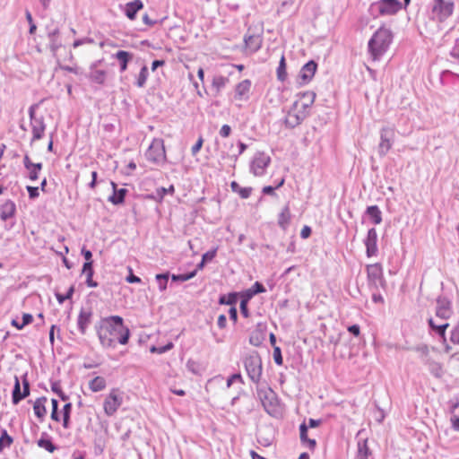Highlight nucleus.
<instances>
[{"instance_id": "obj_1", "label": "nucleus", "mask_w": 459, "mask_h": 459, "mask_svg": "<svg viewBox=\"0 0 459 459\" xmlns=\"http://www.w3.org/2000/svg\"><path fill=\"white\" fill-rule=\"evenodd\" d=\"M97 335L104 348H115L117 342L126 344L130 337L129 329L124 325L123 318L111 316L100 320L96 325Z\"/></svg>"}, {"instance_id": "obj_2", "label": "nucleus", "mask_w": 459, "mask_h": 459, "mask_svg": "<svg viewBox=\"0 0 459 459\" xmlns=\"http://www.w3.org/2000/svg\"><path fill=\"white\" fill-rule=\"evenodd\" d=\"M393 39L392 31L380 27L368 41V51L374 61L379 60L387 51Z\"/></svg>"}, {"instance_id": "obj_3", "label": "nucleus", "mask_w": 459, "mask_h": 459, "mask_svg": "<svg viewBox=\"0 0 459 459\" xmlns=\"http://www.w3.org/2000/svg\"><path fill=\"white\" fill-rule=\"evenodd\" d=\"M243 363L249 379L253 383L258 384L261 380L263 373L262 359L258 352L252 351L251 353L247 354L244 358Z\"/></svg>"}, {"instance_id": "obj_4", "label": "nucleus", "mask_w": 459, "mask_h": 459, "mask_svg": "<svg viewBox=\"0 0 459 459\" xmlns=\"http://www.w3.org/2000/svg\"><path fill=\"white\" fill-rule=\"evenodd\" d=\"M256 393L266 412L271 415L275 414L279 406V400L275 392L268 386H263L257 387Z\"/></svg>"}, {"instance_id": "obj_5", "label": "nucleus", "mask_w": 459, "mask_h": 459, "mask_svg": "<svg viewBox=\"0 0 459 459\" xmlns=\"http://www.w3.org/2000/svg\"><path fill=\"white\" fill-rule=\"evenodd\" d=\"M308 115V110L300 106L299 100H296L288 111L284 123L287 127L294 128L300 125Z\"/></svg>"}, {"instance_id": "obj_6", "label": "nucleus", "mask_w": 459, "mask_h": 459, "mask_svg": "<svg viewBox=\"0 0 459 459\" xmlns=\"http://www.w3.org/2000/svg\"><path fill=\"white\" fill-rule=\"evenodd\" d=\"M371 8L377 9L380 15H393L402 8V4L399 0H379Z\"/></svg>"}, {"instance_id": "obj_7", "label": "nucleus", "mask_w": 459, "mask_h": 459, "mask_svg": "<svg viewBox=\"0 0 459 459\" xmlns=\"http://www.w3.org/2000/svg\"><path fill=\"white\" fill-rule=\"evenodd\" d=\"M454 4L450 2L434 0L432 14L434 18H437L439 22H443L452 14Z\"/></svg>"}, {"instance_id": "obj_8", "label": "nucleus", "mask_w": 459, "mask_h": 459, "mask_svg": "<svg viewBox=\"0 0 459 459\" xmlns=\"http://www.w3.org/2000/svg\"><path fill=\"white\" fill-rule=\"evenodd\" d=\"M123 403V397L117 389H113L106 397L104 402V411L107 415L112 416Z\"/></svg>"}, {"instance_id": "obj_9", "label": "nucleus", "mask_w": 459, "mask_h": 459, "mask_svg": "<svg viewBox=\"0 0 459 459\" xmlns=\"http://www.w3.org/2000/svg\"><path fill=\"white\" fill-rule=\"evenodd\" d=\"M453 313L451 300L443 296L437 297L436 316L443 320H447L453 316Z\"/></svg>"}, {"instance_id": "obj_10", "label": "nucleus", "mask_w": 459, "mask_h": 459, "mask_svg": "<svg viewBox=\"0 0 459 459\" xmlns=\"http://www.w3.org/2000/svg\"><path fill=\"white\" fill-rule=\"evenodd\" d=\"M270 162L271 159L268 155L264 152H258L252 160L251 171L255 176H262L264 174Z\"/></svg>"}, {"instance_id": "obj_11", "label": "nucleus", "mask_w": 459, "mask_h": 459, "mask_svg": "<svg viewBox=\"0 0 459 459\" xmlns=\"http://www.w3.org/2000/svg\"><path fill=\"white\" fill-rule=\"evenodd\" d=\"M394 137V129L392 127H384L381 130L380 143L378 152L381 156H385L388 151L392 148L393 140Z\"/></svg>"}, {"instance_id": "obj_12", "label": "nucleus", "mask_w": 459, "mask_h": 459, "mask_svg": "<svg viewBox=\"0 0 459 459\" xmlns=\"http://www.w3.org/2000/svg\"><path fill=\"white\" fill-rule=\"evenodd\" d=\"M145 157L154 163L163 161L165 159V150L161 143L160 141H154L146 151Z\"/></svg>"}, {"instance_id": "obj_13", "label": "nucleus", "mask_w": 459, "mask_h": 459, "mask_svg": "<svg viewBox=\"0 0 459 459\" xmlns=\"http://www.w3.org/2000/svg\"><path fill=\"white\" fill-rule=\"evenodd\" d=\"M317 68V64L315 61H309L305 64L300 69L299 74V83L300 85H305L308 83L315 75V73Z\"/></svg>"}, {"instance_id": "obj_14", "label": "nucleus", "mask_w": 459, "mask_h": 459, "mask_svg": "<svg viewBox=\"0 0 459 459\" xmlns=\"http://www.w3.org/2000/svg\"><path fill=\"white\" fill-rule=\"evenodd\" d=\"M377 233L376 229H369L367 238L364 241L366 246V253L368 257L374 256L377 253Z\"/></svg>"}, {"instance_id": "obj_15", "label": "nucleus", "mask_w": 459, "mask_h": 459, "mask_svg": "<svg viewBox=\"0 0 459 459\" xmlns=\"http://www.w3.org/2000/svg\"><path fill=\"white\" fill-rule=\"evenodd\" d=\"M246 48L249 53L258 51L263 44V37L260 34L246 35L244 38Z\"/></svg>"}, {"instance_id": "obj_16", "label": "nucleus", "mask_w": 459, "mask_h": 459, "mask_svg": "<svg viewBox=\"0 0 459 459\" xmlns=\"http://www.w3.org/2000/svg\"><path fill=\"white\" fill-rule=\"evenodd\" d=\"M368 278L370 282L377 285L382 281L383 270L379 264H369L367 266Z\"/></svg>"}, {"instance_id": "obj_17", "label": "nucleus", "mask_w": 459, "mask_h": 459, "mask_svg": "<svg viewBox=\"0 0 459 459\" xmlns=\"http://www.w3.org/2000/svg\"><path fill=\"white\" fill-rule=\"evenodd\" d=\"M92 313L90 310L81 309L78 319L77 325L80 333L82 334H85L87 327L91 324Z\"/></svg>"}, {"instance_id": "obj_18", "label": "nucleus", "mask_w": 459, "mask_h": 459, "mask_svg": "<svg viewBox=\"0 0 459 459\" xmlns=\"http://www.w3.org/2000/svg\"><path fill=\"white\" fill-rule=\"evenodd\" d=\"M251 88L250 80H244L237 84L235 88V99L246 100L248 99V93Z\"/></svg>"}, {"instance_id": "obj_19", "label": "nucleus", "mask_w": 459, "mask_h": 459, "mask_svg": "<svg viewBox=\"0 0 459 459\" xmlns=\"http://www.w3.org/2000/svg\"><path fill=\"white\" fill-rule=\"evenodd\" d=\"M15 212H16V205L11 200L5 201L0 206V218L2 221H5L8 219L13 218L15 215Z\"/></svg>"}, {"instance_id": "obj_20", "label": "nucleus", "mask_w": 459, "mask_h": 459, "mask_svg": "<svg viewBox=\"0 0 459 459\" xmlns=\"http://www.w3.org/2000/svg\"><path fill=\"white\" fill-rule=\"evenodd\" d=\"M30 124L33 134L32 140L35 141L41 139L46 129L43 117H39L38 119H34L32 122H30Z\"/></svg>"}, {"instance_id": "obj_21", "label": "nucleus", "mask_w": 459, "mask_h": 459, "mask_svg": "<svg viewBox=\"0 0 459 459\" xmlns=\"http://www.w3.org/2000/svg\"><path fill=\"white\" fill-rule=\"evenodd\" d=\"M111 185L113 187V194L108 197V201L115 205L123 204L125 201L126 195L127 193V189H117V185L114 182H111Z\"/></svg>"}, {"instance_id": "obj_22", "label": "nucleus", "mask_w": 459, "mask_h": 459, "mask_svg": "<svg viewBox=\"0 0 459 459\" xmlns=\"http://www.w3.org/2000/svg\"><path fill=\"white\" fill-rule=\"evenodd\" d=\"M82 273L86 275L85 282L88 287L96 288L98 286V282L92 279L94 274L93 262H85L82 266Z\"/></svg>"}, {"instance_id": "obj_23", "label": "nucleus", "mask_w": 459, "mask_h": 459, "mask_svg": "<svg viewBox=\"0 0 459 459\" xmlns=\"http://www.w3.org/2000/svg\"><path fill=\"white\" fill-rule=\"evenodd\" d=\"M47 398L42 396L38 398L33 405L34 413L41 421L47 414V409L45 406Z\"/></svg>"}, {"instance_id": "obj_24", "label": "nucleus", "mask_w": 459, "mask_h": 459, "mask_svg": "<svg viewBox=\"0 0 459 459\" xmlns=\"http://www.w3.org/2000/svg\"><path fill=\"white\" fill-rule=\"evenodd\" d=\"M143 7V2L141 0H134L126 4V15L130 19L134 20L135 15L139 10Z\"/></svg>"}, {"instance_id": "obj_25", "label": "nucleus", "mask_w": 459, "mask_h": 459, "mask_svg": "<svg viewBox=\"0 0 459 459\" xmlns=\"http://www.w3.org/2000/svg\"><path fill=\"white\" fill-rule=\"evenodd\" d=\"M228 82L229 79L224 76H214L212 82V91H214V96H217Z\"/></svg>"}, {"instance_id": "obj_26", "label": "nucleus", "mask_w": 459, "mask_h": 459, "mask_svg": "<svg viewBox=\"0 0 459 459\" xmlns=\"http://www.w3.org/2000/svg\"><path fill=\"white\" fill-rule=\"evenodd\" d=\"M115 57L120 63V72H125L127 68L128 62L132 59L133 55L125 50H119L115 54Z\"/></svg>"}, {"instance_id": "obj_27", "label": "nucleus", "mask_w": 459, "mask_h": 459, "mask_svg": "<svg viewBox=\"0 0 459 459\" xmlns=\"http://www.w3.org/2000/svg\"><path fill=\"white\" fill-rule=\"evenodd\" d=\"M316 99V93L314 91H306L304 92L300 100V106L309 111L310 107L313 105Z\"/></svg>"}, {"instance_id": "obj_28", "label": "nucleus", "mask_w": 459, "mask_h": 459, "mask_svg": "<svg viewBox=\"0 0 459 459\" xmlns=\"http://www.w3.org/2000/svg\"><path fill=\"white\" fill-rule=\"evenodd\" d=\"M429 325L430 328L436 332V333H437L440 337L445 338L446 330L449 326L448 323L437 324L433 318H429Z\"/></svg>"}, {"instance_id": "obj_29", "label": "nucleus", "mask_w": 459, "mask_h": 459, "mask_svg": "<svg viewBox=\"0 0 459 459\" xmlns=\"http://www.w3.org/2000/svg\"><path fill=\"white\" fill-rule=\"evenodd\" d=\"M367 214L371 218L374 224H380L382 221V213L378 206L371 205L367 208Z\"/></svg>"}, {"instance_id": "obj_30", "label": "nucleus", "mask_w": 459, "mask_h": 459, "mask_svg": "<svg viewBox=\"0 0 459 459\" xmlns=\"http://www.w3.org/2000/svg\"><path fill=\"white\" fill-rule=\"evenodd\" d=\"M106 75L107 74L104 70L96 69L90 70L88 77L93 82L103 84L106 80Z\"/></svg>"}, {"instance_id": "obj_31", "label": "nucleus", "mask_w": 459, "mask_h": 459, "mask_svg": "<svg viewBox=\"0 0 459 459\" xmlns=\"http://www.w3.org/2000/svg\"><path fill=\"white\" fill-rule=\"evenodd\" d=\"M299 432L301 442L307 443L310 449H314L316 445V442L315 439H310L307 437V426L306 425L305 422L299 426Z\"/></svg>"}, {"instance_id": "obj_32", "label": "nucleus", "mask_w": 459, "mask_h": 459, "mask_svg": "<svg viewBox=\"0 0 459 459\" xmlns=\"http://www.w3.org/2000/svg\"><path fill=\"white\" fill-rule=\"evenodd\" d=\"M230 187L234 193L239 195L241 198H248L252 193V187H242L236 181H232Z\"/></svg>"}, {"instance_id": "obj_33", "label": "nucleus", "mask_w": 459, "mask_h": 459, "mask_svg": "<svg viewBox=\"0 0 459 459\" xmlns=\"http://www.w3.org/2000/svg\"><path fill=\"white\" fill-rule=\"evenodd\" d=\"M290 209L288 206H285L281 213L279 214V217H278V224L279 226L285 230L289 223H290Z\"/></svg>"}, {"instance_id": "obj_34", "label": "nucleus", "mask_w": 459, "mask_h": 459, "mask_svg": "<svg viewBox=\"0 0 459 459\" xmlns=\"http://www.w3.org/2000/svg\"><path fill=\"white\" fill-rule=\"evenodd\" d=\"M49 49L52 53V55L56 58L59 59L60 56V50L65 49V47L62 45L61 40L59 38H56L54 39L48 40Z\"/></svg>"}, {"instance_id": "obj_35", "label": "nucleus", "mask_w": 459, "mask_h": 459, "mask_svg": "<svg viewBox=\"0 0 459 459\" xmlns=\"http://www.w3.org/2000/svg\"><path fill=\"white\" fill-rule=\"evenodd\" d=\"M89 387L92 392L102 391L106 387V380L102 377H96L90 381Z\"/></svg>"}, {"instance_id": "obj_36", "label": "nucleus", "mask_w": 459, "mask_h": 459, "mask_svg": "<svg viewBox=\"0 0 459 459\" xmlns=\"http://www.w3.org/2000/svg\"><path fill=\"white\" fill-rule=\"evenodd\" d=\"M265 339V333L261 330H255L252 332L250 337H249V342L253 346L258 347L262 344V342Z\"/></svg>"}, {"instance_id": "obj_37", "label": "nucleus", "mask_w": 459, "mask_h": 459, "mask_svg": "<svg viewBox=\"0 0 459 459\" xmlns=\"http://www.w3.org/2000/svg\"><path fill=\"white\" fill-rule=\"evenodd\" d=\"M45 437H47V434L43 433L42 437L38 440L37 444L39 447L46 449L49 453H53L56 447L52 443L50 438H47Z\"/></svg>"}, {"instance_id": "obj_38", "label": "nucleus", "mask_w": 459, "mask_h": 459, "mask_svg": "<svg viewBox=\"0 0 459 459\" xmlns=\"http://www.w3.org/2000/svg\"><path fill=\"white\" fill-rule=\"evenodd\" d=\"M169 272H166L164 273H160L156 275V281L158 283L159 290L163 291L167 289V285L169 280Z\"/></svg>"}, {"instance_id": "obj_39", "label": "nucleus", "mask_w": 459, "mask_h": 459, "mask_svg": "<svg viewBox=\"0 0 459 459\" xmlns=\"http://www.w3.org/2000/svg\"><path fill=\"white\" fill-rule=\"evenodd\" d=\"M369 449L367 446V440L358 442L357 459H368Z\"/></svg>"}, {"instance_id": "obj_40", "label": "nucleus", "mask_w": 459, "mask_h": 459, "mask_svg": "<svg viewBox=\"0 0 459 459\" xmlns=\"http://www.w3.org/2000/svg\"><path fill=\"white\" fill-rule=\"evenodd\" d=\"M12 400L13 404H18L22 400L20 381L17 377H15V383L13 390Z\"/></svg>"}, {"instance_id": "obj_41", "label": "nucleus", "mask_w": 459, "mask_h": 459, "mask_svg": "<svg viewBox=\"0 0 459 459\" xmlns=\"http://www.w3.org/2000/svg\"><path fill=\"white\" fill-rule=\"evenodd\" d=\"M238 300V294L235 292L230 293L228 295H222L220 297L219 303L221 305H235Z\"/></svg>"}, {"instance_id": "obj_42", "label": "nucleus", "mask_w": 459, "mask_h": 459, "mask_svg": "<svg viewBox=\"0 0 459 459\" xmlns=\"http://www.w3.org/2000/svg\"><path fill=\"white\" fill-rule=\"evenodd\" d=\"M13 442L11 436L8 435L6 429H2L0 436V452L4 447H9Z\"/></svg>"}, {"instance_id": "obj_43", "label": "nucleus", "mask_w": 459, "mask_h": 459, "mask_svg": "<svg viewBox=\"0 0 459 459\" xmlns=\"http://www.w3.org/2000/svg\"><path fill=\"white\" fill-rule=\"evenodd\" d=\"M286 77H287V73H286L285 57H284V56H281L280 63H279V66L277 68V78L279 81L283 82V81H285Z\"/></svg>"}, {"instance_id": "obj_44", "label": "nucleus", "mask_w": 459, "mask_h": 459, "mask_svg": "<svg viewBox=\"0 0 459 459\" xmlns=\"http://www.w3.org/2000/svg\"><path fill=\"white\" fill-rule=\"evenodd\" d=\"M51 390L56 393L62 401H67L68 396L62 391L60 383L56 381L51 384Z\"/></svg>"}, {"instance_id": "obj_45", "label": "nucleus", "mask_w": 459, "mask_h": 459, "mask_svg": "<svg viewBox=\"0 0 459 459\" xmlns=\"http://www.w3.org/2000/svg\"><path fill=\"white\" fill-rule=\"evenodd\" d=\"M148 69L146 66H143L139 74L138 79H137V86L143 87L146 82L147 76H148Z\"/></svg>"}, {"instance_id": "obj_46", "label": "nucleus", "mask_w": 459, "mask_h": 459, "mask_svg": "<svg viewBox=\"0 0 459 459\" xmlns=\"http://www.w3.org/2000/svg\"><path fill=\"white\" fill-rule=\"evenodd\" d=\"M186 69L187 70V78L189 80L190 82H192L193 86L195 87V89L196 90V93L200 96V97H203L204 94L202 92V91L199 89V84L197 82H195L194 80V74L189 71V66L188 65H186Z\"/></svg>"}, {"instance_id": "obj_47", "label": "nucleus", "mask_w": 459, "mask_h": 459, "mask_svg": "<svg viewBox=\"0 0 459 459\" xmlns=\"http://www.w3.org/2000/svg\"><path fill=\"white\" fill-rule=\"evenodd\" d=\"M196 274V270L192 271L189 273H184V274H174V281H186L189 279H192Z\"/></svg>"}, {"instance_id": "obj_48", "label": "nucleus", "mask_w": 459, "mask_h": 459, "mask_svg": "<svg viewBox=\"0 0 459 459\" xmlns=\"http://www.w3.org/2000/svg\"><path fill=\"white\" fill-rule=\"evenodd\" d=\"M167 193H172V185H170L168 188H158L156 190V195L154 196V198H156L158 201H161Z\"/></svg>"}, {"instance_id": "obj_49", "label": "nucleus", "mask_w": 459, "mask_h": 459, "mask_svg": "<svg viewBox=\"0 0 459 459\" xmlns=\"http://www.w3.org/2000/svg\"><path fill=\"white\" fill-rule=\"evenodd\" d=\"M52 403V411H51V419L55 421H59V414H58V402L56 399L51 400Z\"/></svg>"}, {"instance_id": "obj_50", "label": "nucleus", "mask_w": 459, "mask_h": 459, "mask_svg": "<svg viewBox=\"0 0 459 459\" xmlns=\"http://www.w3.org/2000/svg\"><path fill=\"white\" fill-rule=\"evenodd\" d=\"M172 348V342H169L166 345L163 346H152L151 348L152 352L163 353L169 351Z\"/></svg>"}, {"instance_id": "obj_51", "label": "nucleus", "mask_w": 459, "mask_h": 459, "mask_svg": "<svg viewBox=\"0 0 459 459\" xmlns=\"http://www.w3.org/2000/svg\"><path fill=\"white\" fill-rule=\"evenodd\" d=\"M273 359L277 365H282L283 359L281 356V351L278 346L273 347Z\"/></svg>"}, {"instance_id": "obj_52", "label": "nucleus", "mask_w": 459, "mask_h": 459, "mask_svg": "<svg viewBox=\"0 0 459 459\" xmlns=\"http://www.w3.org/2000/svg\"><path fill=\"white\" fill-rule=\"evenodd\" d=\"M450 341L455 344H459V323L452 330Z\"/></svg>"}, {"instance_id": "obj_53", "label": "nucleus", "mask_w": 459, "mask_h": 459, "mask_svg": "<svg viewBox=\"0 0 459 459\" xmlns=\"http://www.w3.org/2000/svg\"><path fill=\"white\" fill-rule=\"evenodd\" d=\"M203 143H204V139L202 136H200L198 138L197 142L195 143V144L192 146V149H191L192 155L195 156L197 154V152L201 150Z\"/></svg>"}, {"instance_id": "obj_54", "label": "nucleus", "mask_w": 459, "mask_h": 459, "mask_svg": "<svg viewBox=\"0 0 459 459\" xmlns=\"http://www.w3.org/2000/svg\"><path fill=\"white\" fill-rule=\"evenodd\" d=\"M236 380L243 382L242 377L239 373L233 374L228 378L227 385H226L227 387L230 388L231 386L232 383L235 382Z\"/></svg>"}, {"instance_id": "obj_55", "label": "nucleus", "mask_w": 459, "mask_h": 459, "mask_svg": "<svg viewBox=\"0 0 459 459\" xmlns=\"http://www.w3.org/2000/svg\"><path fill=\"white\" fill-rule=\"evenodd\" d=\"M247 303V299H241L240 301V312L244 317L249 316Z\"/></svg>"}, {"instance_id": "obj_56", "label": "nucleus", "mask_w": 459, "mask_h": 459, "mask_svg": "<svg viewBox=\"0 0 459 459\" xmlns=\"http://www.w3.org/2000/svg\"><path fill=\"white\" fill-rule=\"evenodd\" d=\"M26 188L30 199H35L39 196V187L28 186Z\"/></svg>"}, {"instance_id": "obj_57", "label": "nucleus", "mask_w": 459, "mask_h": 459, "mask_svg": "<svg viewBox=\"0 0 459 459\" xmlns=\"http://www.w3.org/2000/svg\"><path fill=\"white\" fill-rule=\"evenodd\" d=\"M253 290V293L258 294L265 291L264 285L258 281H255L254 285L250 288Z\"/></svg>"}, {"instance_id": "obj_58", "label": "nucleus", "mask_w": 459, "mask_h": 459, "mask_svg": "<svg viewBox=\"0 0 459 459\" xmlns=\"http://www.w3.org/2000/svg\"><path fill=\"white\" fill-rule=\"evenodd\" d=\"M216 255V250H211V251H208L206 253H204L203 255V257L202 259L204 260V262H209V261H212Z\"/></svg>"}, {"instance_id": "obj_59", "label": "nucleus", "mask_w": 459, "mask_h": 459, "mask_svg": "<svg viewBox=\"0 0 459 459\" xmlns=\"http://www.w3.org/2000/svg\"><path fill=\"white\" fill-rule=\"evenodd\" d=\"M231 133V127L229 125H223L220 130V135L221 137H228Z\"/></svg>"}, {"instance_id": "obj_60", "label": "nucleus", "mask_w": 459, "mask_h": 459, "mask_svg": "<svg viewBox=\"0 0 459 459\" xmlns=\"http://www.w3.org/2000/svg\"><path fill=\"white\" fill-rule=\"evenodd\" d=\"M23 392L22 393V399L26 398L30 394V384L27 379L22 382Z\"/></svg>"}, {"instance_id": "obj_61", "label": "nucleus", "mask_w": 459, "mask_h": 459, "mask_svg": "<svg viewBox=\"0 0 459 459\" xmlns=\"http://www.w3.org/2000/svg\"><path fill=\"white\" fill-rule=\"evenodd\" d=\"M33 320V317L30 314L25 313L22 316V323L21 324V326H25L29 324H30Z\"/></svg>"}, {"instance_id": "obj_62", "label": "nucleus", "mask_w": 459, "mask_h": 459, "mask_svg": "<svg viewBox=\"0 0 459 459\" xmlns=\"http://www.w3.org/2000/svg\"><path fill=\"white\" fill-rule=\"evenodd\" d=\"M81 253L83 255V257L86 260V262H92L91 261V257H92L91 251L86 249L85 247H82Z\"/></svg>"}, {"instance_id": "obj_63", "label": "nucleus", "mask_w": 459, "mask_h": 459, "mask_svg": "<svg viewBox=\"0 0 459 459\" xmlns=\"http://www.w3.org/2000/svg\"><path fill=\"white\" fill-rule=\"evenodd\" d=\"M229 316H230V318L231 320H233L234 322L237 321L238 319V311H237V308L235 307H231L229 310Z\"/></svg>"}, {"instance_id": "obj_64", "label": "nucleus", "mask_w": 459, "mask_h": 459, "mask_svg": "<svg viewBox=\"0 0 459 459\" xmlns=\"http://www.w3.org/2000/svg\"><path fill=\"white\" fill-rule=\"evenodd\" d=\"M348 331L355 335V336H358L359 334V326L358 325H352L351 326L348 327Z\"/></svg>"}]
</instances>
